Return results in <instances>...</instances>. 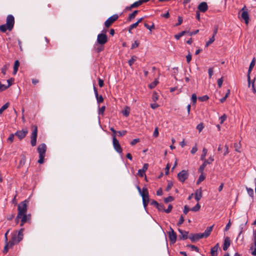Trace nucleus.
<instances>
[{
	"label": "nucleus",
	"instance_id": "obj_4",
	"mask_svg": "<svg viewBox=\"0 0 256 256\" xmlns=\"http://www.w3.org/2000/svg\"><path fill=\"white\" fill-rule=\"evenodd\" d=\"M106 30H103L102 33L100 34L98 36L97 42L100 45H104L108 42V36L106 35Z\"/></svg>",
	"mask_w": 256,
	"mask_h": 256
},
{
	"label": "nucleus",
	"instance_id": "obj_14",
	"mask_svg": "<svg viewBox=\"0 0 256 256\" xmlns=\"http://www.w3.org/2000/svg\"><path fill=\"white\" fill-rule=\"evenodd\" d=\"M254 64H255V58H254L250 64V66L248 68V74H247L248 81V87L250 86V74L251 73V72H252V68H254Z\"/></svg>",
	"mask_w": 256,
	"mask_h": 256
},
{
	"label": "nucleus",
	"instance_id": "obj_13",
	"mask_svg": "<svg viewBox=\"0 0 256 256\" xmlns=\"http://www.w3.org/2000/svg\"><path fill=\"white\" fill-rule=\"evenodd\" d=\"M188 238L191 240V241L192 242H194L200 239L204 238V237L202 233L195 234L191 233L189 234Z\"/></svg>",
	"mask_w": 256,
	"mask_h": 256
},
{
	"label": "nucleus",
	"instance_id": "obj_30",
	"mask_svg": "<svg viewBox=\"0 0 256 256\" xmlns=\"http://www.w3.org/2000/svg\"><path fill=\"white\" fill-rule=\"evenodd\" d=\"M137 57L136 56H132L131 58L128 60V63L130 66H131L134 62L136 61Z\"/></svg>",
	"mask_w": 256,
	"mask_h": 256
},
{
	"label": "nucleus",
	"instance_id": "obj_6",
	"mask_svg": "<svg viewBox=\"0 0 256 256\" xmlns=\"http://www.w3.org/2000/svg\"><path fill=\"white\" fill-rule=\"evenodd\" d=\"M14 24V16L12 14L8 15L6 17V26L7 28H8V30L9 31H11L12 30Z\"/></svg>",
	"mask_w": 256,
	"mask_h": 256
},
{
	"label": "nucleus",
	"instance_id": "obj_55",
	"mask_svg": "<svg viewBox=\"0 0 256 256\" xmlns=\"http://www.w3.org/2000/svg\"><path fill=\"white\" fill-rule=\"evenodd\" d=\"M96 98L98 103L102 102L104 101V98L102 95L98 96V97Z\"/></svg>",
	"mask_w": 256,
	"mask_h": 256
},
{
	"label": "nucleus",
	"instance_id": "obj_57",
	"mask_svg": "<svg viewBox=\"0 0 256 256\" xmlns=\"http://www.w3.org/2000/svg\"><path fill=\"white\" fill-rule=\"evenodd\" d=\"M196 128L198 130V131L200 132H201L202 129L204 128V125H203V124L202 123H200L197 126H196Z\"/></svg>",
	"mask_w": 256,
	"mask_h": 256
},
{
	"label": "nucleus",
	"instance_id": "obj_15",
	"mask_svg": "<svg viewBox=\"0 0 256 256\" xmlns=\"http://www.w3.org/2000/svg\"><path fill=\"white\" fill-rule=\"evenodd\" d=\"M28 132V130L26 129H23L21 130H18L14 134L15 136H16L20 140H22L24 138L26 137L27 134Z\"/></svg>",
	"mask_w": 256,
	"mask_h": 256
},
{
	"label": "nucleus",
	"instance_id": "obj_54",
	"mask_svg": "<svg viewBox=\"0 0 256 256\" xmlns=\"http://www.w3.org/2000/svg\"><path fill=\"white\" fill-rule=\"evenodd\" d=\"M152 99L154 102H156L158 100V96L156 92H154L152 96Z\"/></svg>",
	"mask_w": 256,
	"mask_h": 256
},
{
	"label": "nucleus",
	"instance_id": "obj_61",
	"mask_svg": "<svg viewBox=\"0 0 256 256\" xmlns=\"http://www.w3.org/2000/svg\"><path fill=\"white\" fill-rule=\"evenodd\" d=\"M184 222V218L182 216H181L178 222L177 223V225L178 226L181 225L182 224H183Z\"/></svg>",
	"mask_w": 256,
	"mask_h": 256
},
{
	"label": "nucleus",
	"instance_id": "obj_32",
	"mask_svg": "<svg viewBox=\"0 0 256 256\" xmlns=\"http://www.w3.org/2000/svg\"><path fill=\"white\" fill-rule=\"evenodd\" d=\"M158 82L157 80H156L154 82H151L149 85L148 87L150 89H152L156 87V86L158 84Z\"/></svg>",
	"mask_w": 256,
	"mask_h": 256
},
{
	"label": "nucleus",
	"instance_id": "obj_37",
	"mask_svg": "<svg viewBox=\"0 0 256 256\" xmlns=\"http://www.w3.org/2000/svg\"><path fill=\"white\" fill-rule=\"evenodd\" d=\"M144 26L146 28L148 29L150 31H152V30L155 28V26H154V24H152L151 26H150L148 24L145 23V24H144Z\"/></svg>",
	"mask_w": 256,
	"mask_h": 256
},
{
	"label": "nucleus",
	"instance_id": "obj_41",
	"mask_svg": "<svg viewBox=\"0 0 256 256\" xmlns=\"http://www.w3.org/2000/svg\"><path fill=\"white\" fill-rule=\"evenodd\" d=\"M187 246L190 248L192 249V250H194L196 252H199V248L194 245L188 244Z\"/></svg>",
	"mask_w": 256,
	"mask_h": 256
},
{
	"label": "nucleus",
	"instance_id": "obj_58",
	"mask_svg": "<svg viewBox=\"0 0 256 256\" xmlns=\"http://www.w3.org/2000/svg\"><path fill=\"white\" fill-rule=\"evenodd\" d=\"M190 210V209L189 208V207L187 205H186L184 206L183 212L185 214H186Z\"/></svg>",
	"mask_w": 256,
	"mask_h": 256
},
{
	"label": "nucleus",
	"instance_id": "obj_7",
	"mask_svg": "<svg viewBox=\"0 0 256 256\" xmlns=\"http://www.w3.org/2000/svg\"><path fill=\"white\" fill-rule=\"evenodd\" d=\"M240 12H242L240 14L241 18L243 19L245 23L248 24L249 22V16L246 6L240 10L239 12V14H240Z\"/></svg>",
	"mask_w": 256,
	"mask_h": 256
},
{
	"label": "nucleus",
	"instance_id": "obj_33",
	"mask_svg": "<svg viewBox=\"0 0 256 256\" xmlns=\"http://www.w3.org/2000/svg\"><path fill=\"white\" fill-rule=\"evenodd\" d=\"M200 205L199 204V203H198L194 206L192 207V208H190V210L192 212H198L200 210Z\"/></svg>",
	"mask_w": 256,
	"mask_h": 256
},
{
	"label": "nucleus",
	"instance_id": "obj_56",
	"mask_svg": "<svg viewBox=\"0 0 256 256\" xmlns=\"http://www.w3.org/2000/svg\"><path fill=\"white\" fill-rule=\"evenodd\" d=\"M106 110V106H102L98 110V114H102V115L104 113V112Z\"/></svg>",
	"mask_w": 256,
	"mask_h": 256
},
{
	"label": "nucleus",
	"instance_id": "obj_28",
	"mask_svg": "<svg viewBox=\"0 0 256 256\" xmlns=\"http://www.w3.org/2000/svg\"><path fill=\"white\" fill-rule=\"evenodd\" d=\"M199 172L200 173V176L198 179V180L196 182L197 184H198L201 182H202L206 178L204 174V172Z\"/></svg>",
	"mask_w": 256,
	"mask_h": 256
},
{
	"label": "nucleus",
	"instance_id": "obj_59",
	"mask_svg": "<svg viewBox=\"0 0 256 256\" xmlns=\"http://www.w3.org/2000/svg\"><path fill=\"white\" fill-rule=\"evenodd\" d=\"M98 85H99L100 87V88L103 87L104 86V80L102 79H101L100 78H98Z\"/></svg>",
	"mask_w": 256,
	"mask_h": 256
},
{
	"label": "nucleus",
	"instance_id": "obj_25",
	"mask_svg": "<svg viewBox=\"0 0 256 256\" xmlns=\"http://www.w3.org/2000/svg\"><path fill=\"white\" fill-rule=\"evenodd\" d=\"M138 12L139 10H135L132 14H130L128 18H127V21L130 22L133 20L138 14Z\"/></svg>",
	"mask_w": 256,
	"mask_h": 256
},
{
	"label": "nucleus",
	"instance_id": "obj_48",
	"mask_svg": "<svg viewBox=\"0 0 256 256\" xmlns=\"http://www.w3.org/2000/svg\"><path fill=\"white\" fill-rule=\"evenodd\" d=\"M156 208L159 211H164V210L165 209L164 206L162 204H158V206H157Z\"/></svg>",
	"mask_w": 256,
	"mask_h": 256
},
{
	"label": "nucleus",
	"instance_id": "obj_20",
	"mask_svg": "<svg viewBox=\"0 0 256 256\" xmlns=\"http://www.w3.org/2000/svg\"><path fill=\"white\" fill-rule=\"evenodd\" d=\"M194 196L196 200L198 202L202 196V190L201 188L196 190Z\"/></svg>",
	"mask_w": 256,
	"mask_h": 256
},
{
	"label": "nucleus",
	"instance_id": "obj_36",
	"mask_svg": "<svg viewBox=\"0 0 256 256\" xmlns=\"http://www.w3.org/2000/svg\"><path fill=\"white\" fill-rule=\"evenodd\" d=\"M214 40H215L214 37L212 36V37L211 38H210V40L206 42V47L210 45V44H212V43H213Z\"/></svg>",
	"mask_w": 256,
	"mask_h": 256
},
{
	"label": "nucleus",
	"instance_id": "obj_21",
	"mask_svg": "<svg viewBox=\"0 0 256 256\" xmlns=\"http://www.w3.org/2000/svg\"><path fill=\"white\" fill-rule=\"evenodd\" d=\"M230 244V240L229 237H226L224 238V243L223 245L224 250H226Z\"/></svg>",
	"mask_w": 256,
	"mask_h": 256
},
{
	"label": "nucleus",
	"instance_id": "obj_43",
	"mask_svg": "<svg viewBox=\"0 0 256 256\" xmlns=\"http://www.w3.org/2000/svg\"><path fill=\"white\" fill-rule=\"evenodd\" d=\"M9 66L6 64L2 68V73L4 75L6 74V72L8 69Z\"/></svg>",
	"mask_w": 256,
	"mask_h": 256
},
{
	"label": "nucleus",
	"instance_id": "obj_22",
	"mask_svg": "<svg viewBox=\"0 0 256 256\" xmlns=\"http://www.w3.org/2000/svg\"><path fill=\"white\" fill-rule=\"evenodd\" d=\"M213 226H214L207 227L204 232V233H202L204 238H207L210 235L212 230Z\"/></svg>",
	"mask_w": 256,
	"mask_h": 256
},
{
	"label": "nucleus",
	"instance_id": "obj_50",
	"mask_svg": "<svg viewBox=\"0 0 256 256\" xmlns=\"http://www.w3.org/2000/svg\"><path fill=\"white\" fill-rule=\"evenodd\" d=\"M226 116L225 114H224L222 116H221L220 118V124H222L224 123V122L226 120Z\"/></svg>",
	"mask_w": 256,
	"mask_h": 256
},
{
	"label": "nucleus",
	"instance_id": "obj_16",
	"mask_svg": "<svg viewBox=\"0 0 256 256\" xmlns=\"http://www.w3.org/2000/svg\"><path fill=\"white\" fill-rule=\"evenodd\" d=\"M16 234L12 235L11 240L9 241L8 244L10 246V248H12L14 245L18 244L20 242L18 241V240L16 239Z\"/></svg>",
	"mask_w": 256,
	"mask_h": 256
},
{
	"label": "nucleus",
	"instance_id": "obj_60",
	"mask_svg": "<svg viewBox=\"0 0 256 256\" xmlns=\"http://www.w3.org/2000/svg\"><path fill=\"white\" fill-rule=\"evenodd\" d=\"M209 78H210L213 74L214 70L212 68H209L208 70Z\"/></svg>",
	"mask_w": 256,
	"mask_h": 256
},
{
	"label": "nucleus",
	"instance_id": "obj_2",
	"mask_svg": "<svg viewBox=\"0 0 256 256\" xmlns=\"http://www.w3.org/2000/svg\"><path fill=\"white\" fill-rule=\"evenodd\" d=\"M141 196L142 198L144 206L146 208L148 206L149 202H150V200L149 198L148 190L146 186L142 188V194Z\"/></svg>",
	"mask_w": 256,
	"mask_h": 256
},
{
	"label": "nucleus",
	"instance_id": "obj_5",
	"mask_svg": "<svg viewBox=\"0 0 256 256\" xmlns=\"http://www.w3.org/2000/svg\"><path fill=\"white\" fill-rule=\"evenodd\" d=\"M32 130L31 135V140L30 144L32 146H34L36 144V138L38 135V127L36 125H32Z\"/></svg>",
	"mask_w": 256,
	"mask_h": 256
},
{
	"label": "nucleus",
	"instance_id": "obj_39",
	"mask_svg": "<svg viewBox=\"0 0 256 256\" xmlns=\"http://www.w3.org/2000/svg\"><path fill=\"white\" fill-rule=\"evenodd\" d=\"M7 30H8V28H7V26H6V24L0 26V31H1L2 32H5Z\"/></svg>",
	"mask_w": 256,
	"mask_h": 256
},
{
	"label": "nucleus",
	"instance_id": "obj_40",
	"mask_svg": "<svg viewBox=\"0 0 256 256\" xmlns=\"http://www.w3.org/2000/svg\"><path fill=\"white\" fill-rule=\"evenodd\" d=\"M198 100L201 102H205L208 100L209 97L207 95L198 97Z\"/></svg>",
	"mask_w": 256,
	"mask_h": 256
},
{
	"label": "nucleus",
	"instance_id": "obj_44",
	"mask_svg": "<svg viewBox=\"0 0 256 256\" xmlns=\"http://www.w3.org/2000/svg\"><path fill=\"white\" fill-rule=\"evenodd\" d=\"M8 248H10V246L8 242H6L5 244V246H4V250H3V253L4 254H6L8 252Z\"/></svg>",
	"mask_w": 256,
	"mask_h": 256
},
{
	"label": "nucleus",
	"instance_id": "obj_18",
	"mask_svg": "<svg viewBox=\"0 0 256 256\" xmlns=\"http://www.w3.org/2000/svg\"><path fill=\"white\" fill-rule=\"evenodd\" d=\"M198 11L204 12L208 9V6L206 2H201L198 6Z\"/></svg>",
	"mask_w": 256,
	"mask_h": 256
},
{
	"label": "nucleus",
	"instance_id": "obj_1",
	"mask_svg": "<svg viewBox=\"0 0 256 256\" xmlns=\"http://www.w3.org/2000/svg\"><path fill=\"white\" fill-rule=\"evenodd\" d=\"M46 150V146L44 144H42L38 146V151L39 154V160L38 162L42 164L44 162V158Z\"/></svg>",
	"mask_w": 256,
	"mask_h": 256
},
{
	"label": "nucleus",
	"instance_id": "obj_9",
	"mask_svg": "<svg viewBox=\"0 0 256 256\" xmlns=\"http://www.w3.org/2000/svg\"><path fill=\"white\" fill-rule=\"evenodd\" d=\"M189 174L188 170H182L178 174V180L184 182L188 177Z\"/></svg>",
	"mask_w": 256,
	"mask_h": 256
},
{
	"label": "nucleus",
	"instance_id": "obj_26",
	"mask_svg": "<svg viewBox=\"0 0 256 256\" xmlns=\"http://www.w3.org/2000/svg\"><path fill=\"white\" fill-rule=\"evenodd\" d=\"M20 66V62L18 60H16L14 62V71L13 74H16L18 70V67Z\"/></svg>",
	"mask_w": 256,
	"mask_h": 256
},
{
	"label": "nucleus",
	"instance_id": "obj_11",
	"mask_svg": "<svg viewBox=\"0 0 256 256\" xmlns=\"http://www.w3.org/2000/svg\"><path fill=\"white\" fill-rule=\"evenodd\" d=\"M214 158L213 156H210L208 158V160L204 159V160L203 164L200 166L198 169V172H204V168H206V164H210L212 162H214Z\"/></svg>",
	"mask_w": 256,
	"mask_h": 256
},
{
	"label": "nucleus",
	"instance_id": "obj_47",
	"mask_svg": "<svg viewBox=\"0 0 256 256\" xmlns=\"http://www.w3.org/2000/svg\"><path fill=\"white\" fill-rule=\"evenodd\" d=\"M140 42L138 40H135L134 42L132 44L131 49H134L138 46Z\"/></svg>",
	"mask_w": 256,
	"mask_h": 256
},
{
	"label": "nucleus",
	"instance_id": "obj_31",
	"mask_svg": "<svg viewBox=\"0 0 256 256\" xmlns=\"http://www.w3.org/2000/svg\"><path fill=\"white\" fill-rule=\"evenodd\" d=\"M20 218L22 222H30L27 218L26 214H22Z\"/></svg>",
	"mask_w": 256,
	"mask_h": 256
},
{
	"label": "nucleus",
	"instance_id": "obj_27",
	"mask_svg": "<svg viewBox=\"0 0 256 256\" xmlns=\"http://www.w3.org/2000/svg\"><path fill=\"white\" fill-rule=\"evenodd\" d=\"M188 33V31L184 30L180 32L178 34L174 35V38L176 40H179L182 36L185 35L186 34Z\"/></svg>",
	"mask_w": 256,
	"mask_h": 256
},
{
	"label": "nucleus",
	"instance_id": "obj_64",
	"mask_svg": "<svg viewBox=\"0 0 256 256\" xmlns=\"http://www.w3.org/2000/svg\"><path fill=\"white\" fill-rule=\"evenodd\" d=\"M117 132L118 134V136H124L127 133V131L126 130L122 131H118Z\"/></svg>",
	"mask_w": 256,
	"mask_h": 256
},
{
	"label": "nucleus",
	"instance_id": "obj_45",
	"mask_svg": "<svg viewBox=\"0 0 256 256\" xmlns=\"http://www.w3.org/2000/svg\"><path fill=\"white\" fill-rule=\"evenodd\" d=\"M197 97L196 94H193L192 96V104H195L196 102Z\"/></svg>",
	"mask_w": 256,
	"mask_h": 256
},
{
	"label": "nucleus",
	"instance_id": "obj_34",
	"mask_svg": "<svg viewBox=\"0 0 256 256\" xmlns=\"http://www.w3.org/2000/svg\"><path fill=\"white\" fill-rule=\"evenodd\" d=\"M8 106L9 103L6 102L4 106H2V107L0 108V114H2L3 112L8 107Z\"/></svg>",
	"mask_w": 256,
	"mask_h": 256
},
{
	"label": "nucleus",
	"instance_id": "obj_8",
	"mask_svg": "<svg viewBox=\"0 0 256 256\" xmlns=\"http://www.w3.org/2000/svg\"><path fill=\"white\" fill-rule=\"evenodd\" d=\"M112 144L116 152L119 154L122 153V149L119 143L118 140L116 138V135L114 134L113 136Z\"/></svg>",
	"mask_w": 256,
	"mask_h": 256
},
{
	"label": "nucleus",
	"instance_id": "obj_38",
	"mask_svg": "<svg viewBox=\"0 0 256 256\" xmlns=\"http://www.w3.org/2000/svg\"><path fill=\"white\" fill-rule=\"evenodd\" d=\"M142 5V2L140 1L136 2L132 4V8H138L140 6Z\"/></svg>",
	"mask_w": 256,
	"mask_h": 256
},
{
	"label": "nucleus",
	"instance_id": "obj_24",
	"mask_svg": "<svg viewBox=\"0 0 256 256\" xmlns=\"http://www.w3.org/2000/svg\"><path fill=\"white\" fill-rule=\"evenodd\" d=\"M24 229V228H22L18 232V234H16V239L18 240V241H21L23 238V232Z\"/></svg>",
	"mask_w": 256,
	"mask_h": 256
},
{
	"label": "nucleus",
	"instance_id": "obj_52",
	"mask_svg": "<svg viewBox=\"0 0 256 256\" xmlns=\"http://www.w3.org/2000/svg\"><path fill=\"white\" fill-rule=\"evenodd\" d=\"M172 204H169L168 206V208L167 209H164V212L167 214H168L170 213L172 210Z\"/></svg>",
	"mask_w": 256,
	"mask_h": 256
},
{
	"label": "nucleus",
	"instance_id": "obj_23",
	"mask_svg": "<svg viewBox=\"0 0 256 256\" xmlns=\"http://www.w3.org/2000/svg\"><path fill=\"white\" fill-rule=\"evenodd\" d=\"M219 248L218 244H216L210 250V254L212 256H218L217 251Z\"/></svg>",
	"mask_w": 256,
	"mask_h": 256
},
{
	"label": "nucleus",
	"instance_id": "obj_63",
	"mask_svg": "<svg viewBox=\"0 0 256 256\" xmlns=\"http://www.w3.org/2000/svg\"><path fill=\"white\" fill-rule=\"evenodd\" d=\"M222 82H223V78H221L218 79V87L220 88L222 87Z\"/></svg>",
	"mask_w": 256,
	"mask_h": 256
},
{
	"label": "nucleus",
	"instance_id": "obj_29",
	"mask_svg": "<svg viewBox=\"0 0 256 256\" xmlns=\"http://www.w3.org/2000/svg\"><path fill=\"white\" fill-rule=\"evenodd\" d=\"M207 152H208V150L206 148H204L203 150H202V153L200 156V160H204V159H206L205 158H206V156L207 154Z\"/></svg>",
	"mask_w": 256,
	"mask_h": 256
},
{
	"label": "nucleus",
	"instance_id": "obj_42",
	"mask_svg": "<svg viewBox=\"0 0 256 256\" xmlns=\"http://www.w3.org/2000/svg\"><path fill=\"white\" fill-rule=\"evenodd\" d=\"M26 161V158L25 156H23L21 158V160L20 162V166H22L25 164Z\"/></svg>",
	"mask_w": 256,
	"mask_h": 256
},
{
	"label": "nucleus",
	"instance_id": "obj_10",
	"mask_svg": "<svg viewBox=\"0 0 256 256\" xmlns=\"http://www.w3.org/2000/svg\"><path fill=\"white\" fill-rule=\"evenodd\" d=\"M168 235L170 243L172 244H174L176 240L177 235L170 226V231L168 232Z\"/></svg>",
	"mask_w": 256,
	"mask_h": 256
},
{
	"label": "nucleus",
	"instance_id": "obj_51",
	"mask_svg": "<svg viewBox=\"0 0 256 256\" xmlns=\"http://www.w3.org/2000/svg\"><path fill=\"white\" fill-rule=\"evenodd\" d=\"M172 186H173L172 182H169L168 184L166 190L167 192H168L172 188Z\"/></svg>",
	"mask_w": 256,
	"mask_h": 256
},
{
	"label": "nucleus",
	"instance_id": "obj_3",
	"mask_svg": "<svg viewBox=\"0 0 256 256\" xmlns=\"http://www.w3.org/2000/svg\"><path fill=\"white\" fill-rule=\"evenodd\" d=\"M27 203H28V201L26 200H25L18 204V217L20 216H22L23 214H26Z\"/></svg>",
	"mask_w": 256,
	"mask_h": 256
},
{
	"label": "nucleus",
	"instance_id": "obj_53",
	"mask_svg": "<svg viewBox=\"0 0 256 256\" xmlns=\"http://www.w3.org/2000/svg\"><path fill=\"white\" fill-rule=\"evenodd\" d=\"M14 136L15 134H10L8 138V141L10 142H12L14 141Z\"/></svg>",
	"mask_w": 256,
	"mask_h": 256
},
{
	"label": "nucleus",
	"instance_id": "obj_12",
	"mask_svg": "<svg viewBox=\"0 0 256 256\" xmlns=\"http://www.w3.org/2000/svg\"><path fill=\"white\" fill-rule=\"evenodd\" d=\"M118 18V14H114L111 16L104 22L105 26L107 28H109Z\"/></svg>",
	"mask_w": 256,
	"mask_h": 256
},
{
	"label": "nucleus",
	"instance_id": "obj_62",
	"mask_svg": "<svg viewBox=\"0 0 256 256\" xmlns=\"http://www.w3.org/2000/svg\"><path fill=\"white\" fill-rule=\"evenodd\" d=\"M150 204L151 205L154 206L156 208L157 206H158V203L155 200H150Z\"/></svg>",
	"mask_w": 256,
	"mask_h": 256
},
{
	"label": "nucleus",
	"instance_id": "obj_19",
	"mask_svg": "<svg viewBox=\"0 0 256 256\" xmlns=\"http://www.w3.org/2000/svg\"><path fill=\"white\" fill-rule=\"evenodd\" d=\"M148 167V164H144L142 169H140L138 172V175L140 177H143L144 173L146 171Z\"/></svg>",
	"mask_w": 256,
	"mask_h": 256
},
{
	"label": "nucleus",
	"instance_id": "obj_46",
	"mask_svg": "<svg viewBox=\"0 0 256 256\" xmlns=\"http://www.w3.org/2000/svg\"><path fill=\"white\" fill-rule=\"evenodd\" d=\"M246 190H247V192H248V195L252 197H253V196H254L253 190L251 188H246Z\"/></svg>",
	"mask_w": 256,
	"mask_h": 256
},
{
	"label": "nucleus",
	"instance_id": "obj_49",
	"mask_svg": "<svg viewBox=\"0 0 256 256\" xmlns=\"http://www.w3.org/2000/svg\"><path fill=\"white\" fill-rule=\"evenodd\" d=\"M183 20L182 18V16H178V22L175 24V26H180Z\"/></svg>",
	"mask_w": 256,
	"mask_h": 256
},
{
	"label": "nucleus",
	"instance_id": "obj_35",
	"mask_svg": "<svg viewBox=\"0 0 256 256\" xmlns=\"http://www.w3.org/2000/svg\"><path fill=\"white\" fill-rule=\"evenodd\" d=\"M174 200V198L173 196H168V197H167L164 199V202L165 203H168L169 202H172L173 200Z\"/></svg>",
	"mask_w": 256,
	"mask_h": 256
},
{
	"label": "nucleus",
	"instance_id": "obj_17",
	"mask_svg": "<svg viewBox=\"0 0 256 256\" xmlns=\"http://www.w3.org/2000/svg\"><path fill=\"white\" fill-rule=\"evenodd\" d=\"M178 232L180 233V235L178 236L179 239L180 240H185L188 238V232L186 231L183 230L181 229H178Z\"/></svg>",
	"mask_w": 256,
	"mask_h": 256
}]
</instances>
